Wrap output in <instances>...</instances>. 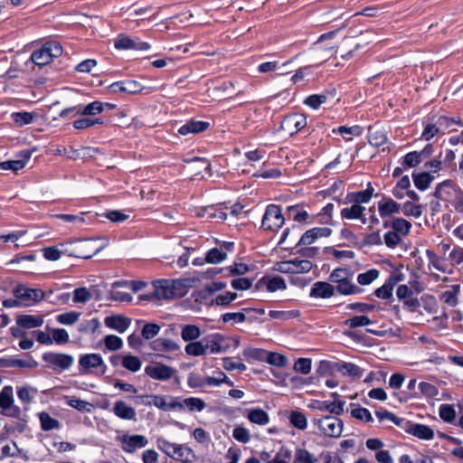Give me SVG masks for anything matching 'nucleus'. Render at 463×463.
Returning <instances> with one entry per match:
<instances>
[{
    "instance_id": "nucleus-1",
    "label": "nucleus",
    "mask_w": 463,
    "mask_h": 463,
    "mask_svg": "<svg viewBox=\"0 0 463 463\" xmlns=\"http://www.w3.org/2000/svg\"><path fill=\"white\" fill-rule=\"evenodd\" d=\"M354 272L348 267H339L332 270L329 281L335 286L336 293L343 296L360 294L364 289L353 282Z\"/></svg>"
},
{
    "instance_id": "nucleus-2",
    "label": "nucleus",
    "mask_w": 463,
    "mask_h": 463,
    "mask_svg": "<svg viewBox=\"0 0 463 463\" xmlns=\"http://www.w3.org/2000/svg\"><path fill=\"white\" fill-rule=\"evenodd\" d=\"M94 239L74 240L61 244L63 253L79 259H90L102 250V247H94Z\"/></svg>"
},
{
    "instance_id": "nucleus-3",
    "label": "nucleus",
    "mask_w": 463,
    "mask_h": 463,
    "mask_svg": "<svg viewBox=\"0 0 463 463\" xmlns=\"http://www.w3.org/2000/svg\"><path fill=\"white\" fill-rule=\"evenodd\" d=\"M285 222L282 210L279 205L269 204L266 207L261 221V228L267 231L278 232Z\"/></svg>"
},
{
    "instance_id": "nucleus-4",
    "label": "nucleus",
    "mask_w": 463,
    "mask_h": 463,
    "mask_svg": "<svg viewBox=\"0 0 463 463\" xmlns=\"http://www.w3.org/2000/svg\"><path fill=\"white\" fill-rule=\"evenodd\" d=\"M14 296L24 303V306H31L44 298L45 293L40 288H31L24 284H18L13 289Z\"/></svg>"
},
{
    "instance_id": "nucleus-5",
    "label": "nucleus",
    "mask_w": 463,
    "mask_h": 463,
    "mask_svg": "<svg viewBox=\"0 0 463 463\" xmlns=\"http://www.w3.org/2000/svg\"><path fill=\"white\" fill-rule=\"evenodd\" d=\"M42 358L46 363L47 367L53 371L58 369L61 371L68 370L74 362L72 355L63 353L47 352L43 354Z\"/></svg>"
},
{
    "instance_id": "nucleus-6",
    "label": "nucleus",
    "mask_w": 463,
    "mask_h": 463,
    "mask_svg": "<svg viewBox=\"0 0 463 463\" xmlns=\"http://www.w3.org/2000/svg\"><path fill=\"white\" fill-rule=\"evenodd\" d=\"M314 423L328 437H339L343 431V421L335 416H326L322 419H314Z\"/></svg>"
},
{
    "instance_id": "nucleus-7",
    "label": "nucleus",
    "mask_w": 463,
    "mask_h": 463,
    "mask_svg": "<svg viewBox=\"0 0 463 463\" xmlns=\"http://www.w3.org/2000/svg\"><path fill=\"white\" fill-rule=\"evenodd\" d=\"M181 286L178 281L162 280L154 284L155 296L156 299H173L182 297L183 294L177 293L176 290Z\"/></svg>"
},
{
    "instance_id": "nucleus-8",
    "label": "nucleus",
    "mask_w": 463,
    "mask_h": 463,
    "mask_svg": "<svg viewBox=\"0 0 463 463\" xmlns=\"http://www.w3.org/2000/svg\"><path fill=\"white\" fill-rule=\"evenodd\" d=\"M332 232L333 231L329 227H314L309 229L302 234L295 248H298L300 246H309L320 238L329 237Z\"/></svg>"
},
{
    "instance_id": "nucleus-9",
    "label": "nucleus",
    "mask_w": 463,
    "mask_h": 463,
    "mask_svg": "<svg viewBox=\"0 0 463 463\" xmlns=\"http://www.w3.org/2000/svg\"><path fill=\"white\" fill-rule=\"evenodd\" d=\"M307 126V118L302 114H290L284 118L281 122V129L290 136L297 134Z\"/></svg>"
},
{
    "instance_id": "nucleus-10",
    "label": "nucleus",
    "mask_w": 463,
    "mask_h": 463,
    "mask_svg": "<svg viewBox=\"0 0 463 463\" xmlns=\"http://www.w3.org/2000/svg\"><path fill=\"white\" fill-rule=\"evenodd\" d=\"M114 47L118 50L147 51L151 46L148 43L141 42L137 38L133 39L124 34H119L114 42Z\"/></svg>"
},
{
    "instance_id": "nucleus-11",
    "label": "nucleus",
    "mask_w": 463,
    "mask_h": 463,
    "mask_svg": "<svg viewBox=\"0 0 463 463\" xmlns=\"http://www.w3.org/2000/svg\"><path fill=\"white\" fill-rule=\"evenodd\" d=\"M407 424H402V430L420 439L430 440L434 438L433 430L427 425L413 423L406 420Z\"/></svg>"
},
{
    "instance_id": "nucleus-12",
    "label": "nucleus",
    "mask_w": 463,
    "mask_h": 463,
    "mask_svg": "<svg viewBox=\"0 0 463 463\" xmlns=\"http://www.w3.org/2000/svg\"><path fill=\"white\" fill-rule=\"evenodd\" d=\"M121 449L127 453H135L137 449L145 448L148 444L146 437L139 434L123 435L120 438Z\"/></svg>"
},
{
    "instance_id": "nucleus-13",
    "label": "nucleus",
    "mask_w": 463,
    "mask_h": 463,
    "mask_svg": "<svg viewBox=\"0 0 463 463\" xmlns=\"http://www.w3.org/2000/svg\"><path fill=\"white\" fill-rule=\"evenodd\" d=\"M176 373V370L164 364L156 365H147L145 368V373L155 380L167 381L171 379Z\"/></svg>"
},
{
    "instance_id": "nucleus-14",
    "label": "nucleus",
    "mask_w": 463,
    "mask_h": 463,
    "mask_svg": "<svg viewBox=\"0 0 463 463\" xmlns=\"http://www.w3.org/2000/svg\"><path fill=\"white\" fill-rule=\"evenodd\" d=\"M99 366L104 367V361L99 354H81L79 359V372L80 374H86L90 369Z\"/></svg>"
},
{
    "instance_id": "nucleus-15",
    "label": "nucleus",
    "mask_w": 463,
    "mask_h": 463,
    "mask_svg": "<svg viewBox=\"0 0 463 463\" xmlns=\"http://www.w3.org/2000/svg\"><path fill=\"white\" fill-rule=\"evenodd\" d=\"M27 360L18 359L15 357H3L0 358V367L2 368H11V367H19V368H35L38 366V363L33 360V356L29 353L24 354Z\"/></svg>"
},
{
    "instance_id": "nucleus-16",
    "label": "nucleus",
    "mask_w": 463,
    "mask_h": 463,
    "mask_svg": "<svg viewBox=\"0 0 463 463\" xmlns=\"http://www.w3.org/2000/svg\"><path fill=\"white\" fill-rule=\"evenodd\" d=\"M335 286L326 281L315 282L309 292V297L312 298H330L335 295Z\"/></svg>"
},
{
    "instance_id": "nucleus-17",
    "label": "nucleus",
    "mask_w": 463,
    "mask_h": 463,
    "mask_svg": "<svg viewBox=\"0 0 463 463\" xmlns=\"http://www.w3.org/2000/svg\"><path fill=\"white\" fill-rule=\"evenodd\" d=\"M171 402H167L165 397L161 395H151V405L168 411L171 410L184 411V404L180 402L178 397H170Z\"/></svg>"
},
{
    "instance_id": "nucleus-18",
    "label": "nucleus",
    "mask_w": 463,
    "mask_h": 463,
    "mask_svg": "<svg viewBox=\"0 0 463 463\" xmlns=\"http://www.w3.org/2000/svg\"><path fill=\"white\" fill-rule=\"evenodd\" d=\"M32 156V152L30 150H23L18 155L19 158L15 160H7L0 163V169L2 170H12L16 173L19 170L23 169L27 162L29 161Z\"/></svg>"
},
{
    "instance_id": "nucleus-19",
    "label": "nucleus",
    "mask_w": 463,
    "mask_h": 463,
    "mask_svg": "<svg viewBox=\"0 0 463 463\" xmlns=\"http://www.w3.org/2000/svg\"><path fill=\"white\" fill-rule=\"evenodd\" d=\"M224 342L225 337L222 335L218 333L210 335L205 339V353H207V350H209L211 354H221L226 352L228 345H224Z\"/></svg>"
},
{
    "instance_id": "nucleus-20",
    "label": "nucleus",
    "mask_w": 463,
    "mask_h": 463,
    "mask_svg": "<svg viewBox=\"0 0 463 463\" xmlns=\"http://www.w3.org/2000/svg\"><path fill=\"white\" fill-rule=\"evenodd\" d=\"M170 458L180 463H193L196 459L193 449L185 444H176Z\"/></svg>"
},
{
    "instance_id": "nucleus-21",
    "label": "nucleus",
    "mask_w": 463,
    "mask_h": 463,
    "mask_svg": "<svg viewBox=\"0 0 463 463\" xmlns=\"http://www.w3.org/2000/svg\"><path fill=\"white\" fill-rule=\"evenodd\" d=\"M378 211L380 217L385 219L395 213H399L402 211V204L392 198H383V200L378 203Z\"/></svg>"
},
{
    "instance_id": "nucleus-22",
    "label": "nucleus",
    "mask_w": 463,
    "mask_h": 463,
    "mask_svg": "<svg viewBox=\"0 0 463 463\" xmlns=\"http://www.w3.org/2000/svg\"><path fill=\"white\" fill-rule=\"evenodd\" d=\"M345 401H316L312 408L320 411H328L331 414L340 415L344 412Z\"/></svg>"
},
{
    "instance_id": "nucleus-23",
    "label": "nucleus",
    "mask_w": 463,
    "mask_h": 463,
    "mask_svg": "<svg viewBox=\"0 0 463 463\" xmlns=\"http://www.w3.org/2000/svg\"><path fill=\"white\" fill-rule=\"evenodd\" d=\"M209 127L210 123L207 121L191 119L178 128V133L182 136L198 134L205 131Z\"/></svg>"
},
{
    "instance_id": "nucleus-24",
    "label": "nucleus",
    "mask_w": 463,
    "mask_h": 463,
    "mask_svg": "<svg viewBox=\"0 0 463 463\" xmlns=\"http://www.w3.org/2000/svg\"><path fill=\"white\" fill-rule=\"evenodd\" d=\"M104 322L109 328L124 333L129 327L131 320L121 315H113L107 317Z\"/></svg>"
},
{
    "instance_id": "nucleus-25",
    "label": "nucleus",
    "mask_w": 463,
    "mask_h": 463,
    "mask_svg": "<svg viewBox=\"0 0 463 463\" xmlns=\"http://www.w3.org/2000/svg\"><path fill=\"white\" fill-rule=\"evenodd\" d=\"M423 124L425 127L421 134V138L426 141L430 140L438 134H444L443 130H441L439 126L437 116L428 117Z\"/></svg>"
},
{
    "instance_id": "nucleus-26",
    "label": "nucleus",
    "mask_w": 463,
    "mask_h": 463,
    "mask_svg": "<svg viewBox=\"0 0 463 463\" xmlns=\"http://www.w3.org/2000/svg\"><path fill=\"white\" fill-rule=\"evenodd\" d=\"M333 368L343 375H348L358 379L363 375V370L356 364L347 362L335 363Z\"/></svg>"
},
{
    "instance_id": "nucleus-27",
    "label": "nucleus",
    "mask_w": 463,
    "mask_h": 463,
    "mask_svg": "<svg viewBox=\"0 0 463 463\" xmlns=\"http://www.w3.org/2000/svg\"><path fill=\"white\" fill-rule=\"evenodd\" d=\"M367 139L371 146L379 147L387 142L388 137L384 129L378 127H369Z\"/></svg>"
},
{
    "instance_id": "nucleus-28",
    "label": "nucleus",
    "mask_w": 463,
    "mask_h": 463,
    "mask_svg": "<svg viewBox=\"0 0 463 463\" xmlns=\"http://www.w3.org/2000/svg\"><path fill=\"white\" fill-rule=\"evenodd\" d=\"M112 411L113 413L119 419L129 420L136 419L137 414L135 409L127 405V403L123 401L116 402Z\"/></svg>"
},
{
    "instance_id": "nucleus-29",
    "label": "nucleus",
    "mask_w": 463,
    "mask_h": 463,
    "mask_svg": "<svg viewBox=\"0 0 463 463\" xmlns=\"http://www.w3.org/2000/svg\"><path fill=\"white\" fill-rule=\"evenodd\" d=\"M150 348L156 352H175L180 345L171 339L157 338L150 343Z\"/></svg>"
},
{
    "instance_id": "nucleus-30",
    "label": "nucleus",
    "mask_w": 463,
    "mask_h": 463,
    "mask_svg": "<svg viewBox=\"0 0 463 463\" xmlns=\"http://www.w3.org/2000/svg\"><path fill=\"white\" fill-rule=\"evenodd\" d=\"M43 323V318L41 316L20 315L16 317V324L26 329L39 327Z\"/></svg>"
},
{
    "instance_id": "nucleus-31",
    "label": "nucleus",
    "mask_w": 463,
    "mask_h": 463,
    "mask_svg": "<svg viewBox=\"0 0 463 463\" xmlns=\"http://www.w3.org/2000/svg\"><path fill=\"white\" fill-rule=\"evenodd\" d=\"M411 176L413 179L414 185L420 191L427 190L430 187L431 182L434 180V176L431 175L428 172H422V173L413 172Z\"/></svg>"
},
{
    "instance_id": "nucleus-32",
    "label": "nucleus",
    "mask_w": 463,
    "mask_h": 463,
    "mask_svg": "<svg viewBox=\"0 0 463 463\" xmlns=\"http://www.w3.org/2000/svg\"><path fill=\"white\" fill-rule=\"evenodd\" d=\"M180 327H181V332H180L181 337L184 342L189 343L192 341H195L202 335L200 327L197 326L196 325L188 324V325L180 326Z\"/></svg>"
},
{
    "instance_id": "nucleus-33",
    "label": "nucleus",
    "mask_w": 463,
    "mask_h": 463,
    "mask_svg": "<svg viewBox=\"0 0 463 463\" xmlns=\"http://www.w3.org/2000/svg\"><path fill=\"white\" fill-rule=\"evenodd\" d=\"M247 419L254 424L266 425L269 421V414L260 408L248 410Z\"/></svg>"
},
{
    "instance_id": "nucleus-34",
    "label": "nucleus",
    "mask_w": 463,
    "mask_h": 463,
    "mask_svg": "<svg viewBox=\"0 0 463 463\" xmlns=\"http://www.w3.org/2000/svg\"><path fill=\"white\" fill-rule=\"evenodd\" d=\"M437 119L439 121V126L443 130L444 134L449 131H454L456 128H454V126L462 127L463 121L461 118H449L447 116H439L437 117Z\"/></svg>"
},
{
    "instance_id": "nucleus-35",
    "label": "nucleus",
    "mask_w": 463,
    "mask_h": 463,
    "mask_svg": "<svg viewBox=\"0 0 463 463\" xmlns=\"http://www.w3.org/2000/svg\"><path fill=\"white\" fill-rule=\"evenodd\" d=\"M30 61L37 66H44L52 61L50 56V52L45 49L43 45L38 50L33 52Z\"/></svg>"
},
{
    "instance_id": "nucleus-36",
    "label": "nucleus",
    "mask_w": 463,
    "mask_h": 463,
    "mask_svg": "<svg viewBox=\"0 0 463 463\" xmlns=\"http://www.w3.org/2000/svg\"><path fill=\"white\" fill-rule=\"evenodd\" d=\"M365 207L358 204H352L350 207H345L341 210V218L343 220H357L363 218V213Z\"/></svg>"
},
{
    "instance_id": "nucleus-37",
    "label": "nucleus",
    "mask_w": 463,
    "mask_h": 463,
    "mask_svg": "<svg viewBox=\"0 0 463 463\" xmlns=\"http://www.w3.org/2000/svg\"><path fill=\"white\" fill-rule=\"evenodd\" d=\"M64 401L67 405L76 409L80 412L91 411L92 404L86 401L80 400V398L75 396H64Z\"/></svg>"
},
{
    "instance_id": "nucleus-38",
    "label": "nucleus",
    "mask_w": 463,
    "mask_h": 463,
    "mask_svg": "<svg viewBox=\"0 0 463 463\" xmlns=\"http://www.w3.org/2000/svg\"><path fill=\"white\" fill-rule=\"evenodd\" d=\"M14 403V392L13 387L10 385L5 386L0 392V409L1 412H5L9 407Z\"/></svg>"
},
{
    "instance_id": "nucleus-39",
    "label": "nucleus",
    "mask_w": 463,
    "mask_h": 463,
    "mask_svg": "<svg viewBox=\"0 0 463 463\" xmlns=\"http://www.w3.org/2000/svg\"><path fill=\"white\" fill-rule=\"evenodd\" d=\"M80 105V116H95L100 114L105 109L104 103L99 100H95L87 105Z\"/></svg>"
},
{
    "instance_id": "nucleus-40",
    "label": "nucleus",
    "mask_w": 463,
    "mask_h": 463,
    "mask_svg": "<svg viewBox=\"0 0 463 463\" xmlns=\"http://www.w3.org/2000/svg\"><path fill=\"white\" fill-rule=\"evenodd\" d=\"M41 428L44 431L57 430L60 428V421L50 416L48 412L42 411L39 413Z\"/></svg>"
},
{
    "instance_id": "nucleus-41",
    "label": "nucleus",
    "mask_w": 463,
    "mask_h": 463,
    "mask_svg": "<svg viewBox=\"0 0 463 463\" xmlns=\"http://www.w3.org/2000/svg\"><path fill=\"white\" fill-rule=\"evenodd\" d=\"M141 365V359L136 355L126 354L122 356V366L132 373L139 371Z\"/></svg>"
},
{
    "instance_id": "nucleus-42",
    "label": "nucleus",
    "mask_w": 463,
    "mask_h": 463,
    "mask_svg": "<svg viewBox=\"0 0 463 463\" xmlns=\"http://www.w3.org/2000/svg\"><path fill=\"white\" fill-rule=\"evenodd\" d=\"M301 315L298 309H292L287 311L280 310H270L269 312V316L273 319H279L282 321H287L294 318L299 317Z\"/></svg>"
},
{
    "instance_id": "nucleus-43",
    "label": "nucleus",
    "mask_w": 463,
    "mask_h": 463,
    "mask_svg": "<svg viewBox=\"0 0 463 463\" xmlns=\"http://www.w3.org/2000/svg\"><path fill=\"white\" fill-rule=\"evenodd\" d=\"M11 118L18 127H24L31 124L33 121L35 115L32 112L21 111L12 113Z\"/></svg>"
},
{
    "instance_id": "nucleus-44",
    "label": "nucleus",
    "mask_w": 463,
    "mask_h": 463,
    "mask_svg": "<svg viewBox=\"0 0 463 463\" xmlns=\"http://www.w3.org/2000/svg\"><path fill=\"white\" fill-rule=\"evenodd\" d=\"M291 261L294 263L291 265L293 275L308 273L313 268V263L308 260L294 259Z\"/></svg>"
},
{
    "instance_id": "nucleus-45",
    "label": "nucleus",
    "mask_w": 463,
    "mask_h": 463,
    "mask_svg": "<svg viewBox=\"0 0 463 463\" xmlns=\"http://www.w3.org/2000/svg\"><path fill=\"white\" fill-rule=\"evenodd\" d=\"M423 206L421 204H414L411 202H405L402 204V212L405 216H413L420 218L422 215Z\"/></svg>"
},
{
    "instance_id": "nucleus-46",
    "label": "nucleus",
    "mask_w": 463,
    "mask_h": 463,
    "mask_svg": "<svg viewBox=\"0 0 463 463\" xmlns=\"http://www.w3.org/2000/svg\"><path fill=\"white\" fill-rule=\"evenodd\" d=\"M226 260V252L219 248H213L205 254V260L210 264H218Z\"/></svg>"
},
{
    "instance_id": "nucleus-47",
    "label": "nucleus",
    "mask_w": 463,
    "mask_h": 463,
    "mask_svg": "<svg viewBox=\"0 0 463 463\" xmlns=\"http://www.w3.org/2000/svg\"><path fill=\"white\" fill-rule=\"evenodd\" d=\"M372 323L373 321L365 315L354 316L344 321V325L349 328L365 326Z\"/></svg>"
},
{
    "instance_id": "nucleus-48",
    "label": "nucleus",
    "mask_w": 463,
    "mask_h": 463,
    "mask_svg": "<svg viewBox=\"0 0 463 463\" xmlns=\"http://www.w3.org/2000/svg\"><path fill=\"white\" fill-rule=\"evenodd\" d=\"M250 270V268L247 264L244 263H234L232 266L224 268V277H233L244 275Z\"/></svg>"
},
{
    "instance_id": "nucleus-49",
    "label": "nucleus",
    "mask_w": 463,
    "mask_h": 463,
    "mask_svg": "<svg viewBox=\"0 0 463 463\" xmlns=\"http://www.w3.org/2000/svg\"><path fill=\"white\" fill-rule=\"evenodd\" d=\"M440 419L448 423H451L456 419V411L451 404H441L439 408Z\"/></svg>"
},
{
    "instance_id": "nucleus-50",
    "label": "nucleus",
    "mask_w": 463,
    "mask_h": 463,
    "mask_svg": "<svg viewBox=\"0 0 463 463\" xmlns=\"http://www.w3.org/2000/svg\"><path fill=\"white\" fill-rule=\"evenodd\" d=\"M335 209V205L332 203H327L324 206L321 212L317 215L320 217L319 222L326 225H334L333 222V212Z\"/></svg>"
},
{
    "instance_id": "nucleus-51",
    "label": "nucleus",
    "mask_w": 463,
    "mask_h": 463,
    "mask_svg": "<svg viewBox=\"0 0 463 463\" xmlns=\"http://www.w3.org/2000/svg\"><path fill=\"white\" fill-rule=\"evenodd\" d=\"M184 351L191 356H201L206 354L204 345L199 341L189 342L185 345Z\"/></svg>"
},
{
    "instance_id": "nucleus-52",
    "label": "nucleus",
    "mask_w": 463,
    "mask_h": 463,
    "mask_svg": "<svg viewBox=\"0 0 463 463\" xmlns=\"http://www.w3.org/2000/svg\"><path fill=\"white\" fill-rule=\"evenodd\" d=\"M180 402L184 404V408L186 407L190 411H202L206 406L203 400L196 397L185 398Z\"/></svg>"
},
{
    "instance_id": "nucleus-53",
    "label": "nucleus",
    "mask_w": 463,
    "mask_h": 463,
    "mask_svg": "<svg viewBox=\"0 0 463 463\" xmlns=\"http://www.w3.org/2000/svg\"><path fill=\"white\" fill-rule=\"evenodd\" d=\"M375 415L379 418L380 420H389L401 429L402 424H407L405 419L399 418L395 414L387 410L375 411Z\"/></svg>"
},
{
    "instance_id": "nucleus-54",
    "label": "nucleus",
    "mask_w": 463,
    "mask_h": 463,
    "mask_svg": "<svg viewBox=\"0 0 463 463\" xmlns=\"http://www.w3.org/2000/svg\"><path fill=\"white\" fill-rule=\"evenodd\" d=\"M289 422L298 430H305L307 426V417L303 412L298 411H291Z\"/></svg>"
},
{
    "instance_id": "nucleus-55",
    "label": "nucleus",
    "mask_w": 463,
    "mask_h": 463,
    "mask_svg": "<svg viewBox=\"0 0 463 463\" xmlns=\"http://www.w3.org/2000/svg\"><path fill=\"white\" fill-rule=\"evenodd\" d=\"M268 351L260 348H246L243 350V355L247 360L266 361Z\"/></svg>"
},
{
    "instance_id": "nucleus-56",
    "label": "nucleus",
    "mask_w": 463,
    "mask_h": 463,
    "mask_svg": "<svg viewBox=\"0 0 463 463\" xmlns=\"http://www.w3.org/2000/svg\"><path fill=\"white\" fill-rule=\"evenodd\" d=\"M411 229V223L409 221L400 217L394 218L392 231L396 232L400 235L406 236L410 233Z\"/></svg>"
},
{
    "instance_id": "nucleus-57",
    "label": "nucleus",
    "mask_w": 463,
    "mask_h": 463,
    "mask_svg": "<svg viewBox=\"0 0 463 463\" xmlns=\"http://www.w3.org/2000/svg\"><path fill=\"white\" fill-rule=\"evenodd\" d=\"M287 285L282 277L275 276L273 278L267 277V290L269 292H275L277 290H285Z\"/></svg>"
},
{
    "instance_id": "nucleus-58",
    "label": "nucleus",
    "mask_w": 463,
    "mask_h": 463,
    "mask_svg": "<svg viewBox=\"0 0 463 463\" xmlns=\"http://www.w3.org/2000/svg\"><path fill=\"white\" fill-rule=\"evenodd\" d=\"M99 321L98 318L85 320L79 324L78 331L81 334L95 333L99 328Z\"/></svg>"
},
{
    "instance_id": "nucleus-59",
    "label": "nucleus",
    "mask_w": 463,
    "mask_h": 463,
    "mask_svg": "<svg viewBox=\"0 0 463 463\" xmlns=\"http://www.w3.org/2000/svg\"><path fill=\"white\" fill-rule=\"evenodd\" d=\"M373 193L374 188L373 187L371 183H368L366 189L355 192L356 204L361 205L363 203H369L373 195Z\"/></svg>"
},
{
    "instance_id": "nucleus-60",
    "label": "nucleus",
    "mask_w": 463,
    "mask_h": 463,
    "mask_svg": "<svg viewBox=\"0 0 463 463\" xmlns=\"http://www.w3.org/2000/svg\"><path fill=\"white\" fill-rule=\"evenodd\" d=\"M80 317V313L77 311H70L60 314L56 317V321L61 325H73L76 323Z\"/></svg>"
},
{
    "instance_id": "nucleus-61",
    "label": "nucleus",
    "mask_w": 463,
    "mask_h": 463,
    "mask_svg": "<svg viewBox=\"0 0 463 463\" xmlns=\"http://www.w3.org/2000/svg\"><path fill=\"white\" fill-rule=\"evenodd\" d=\"M161 326L156 323H146L141 330L142 337L146 340H150L156 336L160 332Z\"/></svg>"
},
{
    "instance_id": "nucleus-62",
    "label": "nucleus",
    "mask_w": 463,
    "mask_h": 463,
    "mask_svg": "<svg viewBox=\"0 0 463 463\" xmlns=\"http://www.w3.org/2000/svg\"><path fill=\"white\" fill-rule=\"evenodd\" d=\"M383 244L382 237L380 234V231L373 232L372 233L366 234L361 244L358 245V248H362L364 246H379Z\"/></svg>"
},
{
    "instance_id": "nucleus-63",
    "label": "nucleus",
    "mask_w": 463,
    "mask_h": 463,
    "mask_svg": "<svg viewBox=\"0 0 463 463\" xmlns=\"http://www.w3.org/2000/svg\"><path fill=\"white\" fill-rule=\"evenodd\" d=\"M317 458L311 454L308 450L304 449H298L295 454V459L293 463H316Z\"/></svg>"
},
{
    "instance_id": "nucleus-64",
    "label": "nucleus",
    "mask_w": 463,
    "mask_h": 463,
    "mask_svg": "<svg viewBox=\"0 0 463 463\" xmlns=\"http://www.w3.org/2000/svg\"><path fill=\"white\" fill-rule=\"evenodd\" d=\"M421 163L418 151L407 153L402 158L401 164L403 168H411L417 166Z\"/></svg>"
}]
</instances>
